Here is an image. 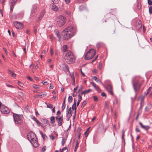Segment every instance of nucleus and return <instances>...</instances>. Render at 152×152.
I'll return each mask as SVG.
<instances>
[{
	"label": "nucleus",
	"instance_id": "nucleus-1",
	"mask_svg": "<svg viewBox=\"0 0 152 152\" xmlns=\"http://www.w3.org/2000/svg\"><path fill=\"white\" fill-rule=\"evenodd\" d=\"M77 30L75 27L69 26L65 28L63 31V38L66 39L70 38L76 34Z\"/></svg>",
	"mask_w": 152,
	"mask_h": 152
},
{
	"label": "nucleus",
	"instance_id": "nucleus-2",
	"mask_svg": "<svg viewBox=\"0 0 152 152\" xmlns=\"http://www.w3.org/2000/svg\"><path fill=\"white\" fill-rule=\"evenodd\" d=\"M63 58L69 64H72L75 62V56L70 51H67L63 53Z\"/></svg>",
	"mask_w": 152,
	"mask_h": 152
},
{
	"label": "nucleus",
	"instance_id": "nucleus-3",
	"mask_svg": "<svg viewBox=\"0 0 152 152\" xmlns=\"http://www.w3.org/2000/svg\"><path fill=\"white\" fill-rule=\"evenodd\" d=\"M28 138L34 147L37 148L38 146L37 138L33 132H31L28 134Z\"/></svg>",
	"mask_w": 152,
	"mask_h": 152
},
{
	"label": "nucleus",
	"instance_id": "nucleus-4",
	"mask_svg": "<svg viewBox=\"0 0 152 152\" xmlns=\"http://www.w3.org/2000/svg\"><path fill=\"white\" fill-rule=\"evenodd\" d=\"M132 83L134 91L136 93L140 90L141 84L140 82V80L137 79L136 77H133L132 80Z\"/></svg>",
	"mask_w": 152,
	"mask_h": 152
},
{
	"label": "nucleus",
	"instance_id": "nucleus-5",
	"mask_svg": "<svg viewBox=\"0 0 152 152\" xmlns=\"http://www.w3.org/2000/svg\"><path fill=\"white\" fill-rule=\"evenodd\" d=\"M13 117L15 124H20L21 123L23 117L22 115H18L13 113Z\"/></svg>",
	"mask_w": 152,
	"mask_h": 152
},
{
	"label": "nucleus",
	"instance_id": "nucleus-6",
	"mask_svg": "<svg viewBox=\"0 0 152 152\" xmlns=\"http://www.w3.org/2000/svg\"><path fill=\"white\" fill-rule=\"evenodd\" d=\"M95 53V51L93 49H91L86 53L85 58L87 60L91 59L94 56Z\"/></svg>",
	"mask_w": 152,
	"mask_h": 152
},
{
	"label": "nucleus",
	"instance_id": "nucleus-7",
	"mask_svg": "<svg viewBox=\"0 0 152 152\" xmlns=\"http://www.w3.org/2000/svg\"><path fill=\"white\" fill-rule=\"evenodd\" d=\"M57 20V25L58 26L61 27L65 23L66 20L64 16L60 15L58 17Z\"/></svg>",
	"mask_w": 152,
	"mask_h": 152
},
{
	"label": "nucleus",
	"instance_id": "nucleus-8",
	"mask_svg": "<svg viewBox=\"0 0 152 152\" xmlns=\"http://www.w3.org/2000/svg\"><path fill=\"white\" fill-rule=\"evenodd\" d=\"M14 25L18 29H22L23 27V23L18 21H15L14 23Z\"/></svg>",
	"mask_w": 152,
	"mask_h": 152
},
{
	"label": "nucleus",
	"instance_id": "nucleus-9",
	"mask_svg": "<svg viewBox=\"0 0 152 152\" xmlns=\"http://www.w3.org/2000/svg\"><path fill=\"white\" fill-rule=\"evenodd\" d=\"M17 0H9V4L10 6V10L12 12L14 6L17 2Z\"/></svg>",
	"mask_w": 152,
	"mask_h": 152
},
{
	"label": "nucleus",
	"instance_id": "nucleus-10",
	"mask_svg": "<svg viewBox=\"0 0 152 152\" xmlns=\"http://www.w3.org/2000/svg\"><path fill=\"white\" fill-rule=\"evenodd\" d=\"M1 112L2 114H8L10 113V111L7 107L3 105L1 107Z\"/></svg>",
	"mask_w": 152,
	"mask_h": 152
},
{
	"label": "nucleus",
	"instance_id": "nucleus-11",
	"mask_svg": "<svg viewBox=\"0 0 152 152\" xmlns=\"http://www.w3.org/2000/svg\"><path fill=\"white\" fill-rule=\"evenodd\" d=\"M66 113L68 118H70L72 116L71 107L69 108L68 105L67 106Z\"/></svg>",
	"mask_w": 152,
	"mask_h": 152
},
{
	"label": "nucleus",
	"instance_id": "nucleus-12",
	"mask_svg": "<svg viewBox=\"0 0 152 152\" xmlns=\"http://www.w3.org/2000/svg\"><path fill=\"white\" fill-rule=\"evenodd\" d=\"M106 89L110 94L112 95H113V87L110 85H107L106 87Z\"/></svg>",
	"mask_w": 152,
	"mask_h": 152
},
{
	"label": "nucleus",
	"instance_id": "nucleus-13",
	"mask_svg": "<svg viewBox=\"0 0 152 152\" xmlns=\"http://www.w3.org/2000/svg\"><path fill=\"white\" fill-rule=\"evenodd\" d=\"M63 120V115H62L60 117H59V119L57 120L56 122L58 123V126H61L62 124V122Z\"/></svg>",
	"mask_w": 152,
	"mask_h": 152
},
{
	"label": "nucleus",
	"instance_id": "nucleus-14",
	"mask_svg": "<svg viewBox=\"0 0 152 152\" xmlns=\"http://www.w3.org/2000/svg\"><path fill=\"white\" fill-rule=\"evenodd\" d=\"M91 84L93 86L95 89L98 92H100L101 91V90L99 88V87L96 86V83L94 82H91Z\"/></svg>",
	"mask_w": 152,
	"mask_h": 152
},
{
	"label": "nucleus",
	"instance_id": "nucleus-15",
	"mask_svg": "<svg viewBox=\"0 0 152 152\" xmlns=\"http://www.w3.org/2000/svg\"><path fill=\"white\" fill-rule=\"evenodd\" d=\"M139 124L140 125L141 127L145 130H148L150 128V127L148 126H144L142 124L141 122H140L139 123Z\"/></svg>",
	"mask_w": 152,
	"mask_h": 152
},
{
	"label": "nucleus",
	"instance_id": "nucleus-16",
	"mask_svg": "<svg viewBox=\"0 0 152 152\" xmlns=\"http://www.w3.org/2000/svg\"><path fill=\"white\" fill-rule=\"evenodd\" d=\"M61 50L63 53H64L65 52H66L67 51H69L67 50V46L66 45H63L61 48Z\"/></svg>",
	"mask_w": 152,
	"mask_h": 152
},
{
	"label": "nucleus",
	"instance_id": "nucleus-17",
	"mask_svg": "<svg viewBox=\"0 0 152 152\" xmlns=\"http://www.w3.org/2000/svg\"><path fill=\"white\" fill-rule=\"evenodd\" d=\"M74 104H73V105L72 106V110H75V116L76 113V102H75V99H74Z\"/></svg>",
	"mask_w": 152,
	"mask_h": 152
},
{
	"label": "nucleus",
	"instance_id": "nucleus-18",
	"mask_svg": "<svg viewBox=\"0 0 152 152\" xmlns=\"http://www.w3.org/2000/svg\"><path fill=\"white\" fill-rule=\"evenodd\" d=\"M67 135H66L64 137H62L61 141V145L63 146L64 145V144L67 139Z\"/></svg>",
	"mask_w": 152,
	"mask_h": 152
},
{
	"label": "nucleus",
	"instance_id": "nucleus-19",
	"mask_svg": "<svg viewBox=\"0 0 152 152\" xmlns=\"http://www.w3.org/2000/svg\"><path fill=\"white\" fill-rule=\"evenodd\" d=\"M54 32L56 35H57V37L58 38V41H60L61 37L60 33L57 31H55Z\"/></svg>",
	"mask_w": 152,
	"mask_h": 152
},
{
	"label": "nucleus",
	"instance_id": "nucleus-20",
	"mask_svg": "<svg viewBox=\"0 0 152 152\" xmlns=\"http://www.w3.org/2000/svg\"><path fill=\"white\" fill-rule=\"evenodd\" d=\"M45 12V10H43L42 11L41 13L40 14V16L38 18L39 20H41L43 18Z\"/></svg>",
	"mask_w": 152,
	"mask_h": 152
},
{
	"label": "nucleus",
	"instance_id": "nucleus-21",
	"mask_svg": "<svg viewBox=\"0 0 152 152\" xmlns=\"http://www.w3.org/2000/svg\"><path fill=\"white\" fill-rule=\"evenodd\" d=\"M152 107V105L151 104H148L147 106H146L145 109V111H148Z\"/></svg>",
	"mask_w": 152,
	"mask_h": 152
},
{
	"label": "nucleus",
	"instance_id": "nucleus-22",
	"mask_svg": "<svg viewBox=\"0 0 152 152\" xmlns=\"http://www.w3.org/2000/svg\"><path fill=\"white\" fill-rule=\"evenodd\" d=\"M82 99V96L81 95V94H79L78 95V101L77 102V106H78L79 104H80V102L81 101V100Z\"/></svg>",
	"mask_w": 152,
	"mask_h": 152
},
{
	"label": "nucleus",
	"instance_id": "nucleus-23",
	"mask_svg": "<svg viewBox=\"0 0 152 152\" xmlns=\"http://www.w3.org/2000/svg\"><path fill=\"white\" fill-rule=\"evenodd\" d=\"M91 91V90L90 89L85 90L83 91V92H82L80 94H81V95H82L83 94H84L85 95V94L89 93Z\"/></svg>",
	"mask_w": 152,
	"mask_h": 152
},
{
	"label": "nucleus",
	"instance_id": "nucleus-24",
	"mask_svg": "<svg viewBox=\"0 0 152 152\" xmlns=\"http://www.w3.org/2000/svg\"><path fill=\"white\" fill-rule=\"evenodd\" d=\"M46 93H41L38 94V96L40 98H42L45 96L46 95Z\"/></svg>",
	"mask_w": 152,
	"mask_h": 152
},
{
	"label": "nucleus",
	"instance_id": "nucleus-25",
	"mask_svg": "<svg viewBox=\"0 0 152 152\" xmlns=\"http://www.w3.org/2000/svg\"><path fill=\"white\" fill-rule=\"evenodd\" d=\"M92 78L94 79L97 82L99 83H101V81L100 80L97 79V77L96 76H93Z\"/></svg>",
	"mask_w": 152,
	"mask_h": 152
},
{
	"label": "nucleus",
	"instance_id": "nucleus-26",
	"mask_svg": "<svg viewBox=\"0 0 152 152\" xmlns=\"http://www.w3.org/2000/svg\"><path fill=\"white\" fill-rule=\"evenodd\" d=\"M50 123L51 124H54L55 122V117L53 116H51L50 118Z\"/></svg>",
	"mask_w": 152,
	"mask_h": 152
},
{
	"label": "nucleus",
	"instance_id": "nucleus-27",
	"mask_svg": "<svg viewBox=\"0 0 152 152\" xmlns=\"http://www.w3.org/2000/svg\"><path fill=\"white\" fill-rule=\"evenodd\" d=\"M31 118L32 119L35 121L37 124L39 123V121L34 116H31Z\"/></svg>",
	"mask_w": 152,
	"mask_h": 152
},
{
	"label": "nucleus",
	"instance_id": "nucleus-28",
	"mask_svg": "<svg viewBox=\"0 0 152 152\" xmlns=\"http://www.w3.org/2000/svg\"><path fill=\"white\" fill-rule=\"evenodd\" d=\"M52 9L54 11H57L58 10V8L56 6L55 4L52 5Z\"/></svg>",
	"mask_w": 152,
	"mask_h": 152
},
{
	"label": "nucleus",
	"instance_id": "nucleus-29",
	"mask_svg": "<svg viewBox=\"0 0 152 152\" xmlns=\"http://www.w3.org/2000/svg\"><path fill=\"white\" fill-rule=\"evenodd\" d=\"M63 69L65 72L68 71H69V69L68 66L65 65L63 67Z\"/></svg>",
	"mask_w": 152,
	"mask_h": 152
},
{
	"label": "nucleus",
	"instance_id": "nucleus-30",
	"mask_svg": "<svg viewBox=\"0 0 152 152\" xmlns=\"http://www.w3.org/2000/svg\"><path fill=\"white\" fill-rule=\"evenodd\" d=\"M9 71L11 74L12 77H15L16 76V74H15L13 71L9 70Z\"/></svg>",
	"mask_w": 152,
	"mask_h": 152
},
{
	"label": "nucleus",
	"instance_id": "nucleus-31",
	"mask_svg": "<svg viewBox=\"0 0 152 152\" xmlns=\"http://www.w3.org/2000/svg\"><path fill=\"white\" fill-rule=\"evenodd\" d=\"M54 107L51 104H47V107L50 108V109H52Z\"/></svg>",
	"mask_w": 152,
	"mask_h": 152
},
{
	"label": "nucleus",
	"instance_id": "nucleus-32",
	"mask_svg": "<svg viewBox=\"0 0 152 152\" xmlns=\"http://www.w3.org/2000/svg\"><path fill=\"white\" fill-rule=\"evenodd\" d=\"M72 97L71 96H69L68 98V101L69 103H71L72 102Z\"/></svg>",
	"mask_w": 152,
	"mask_h": 152
},
{
	"label": "nucleus",
	"instance_id": "nucleus-33",
	"mask_svg": "<svg viewBox=\"0 0 152 152\" xmlns=\"http://www.w3.org/2000/svg\"><path fill=\"white\" fill-rule=\"evenodd\" d=\"M79 145V143L78 141H76V144L74 149V151H75L78 148Z\"/></svg>",
	"mask_w": 152,
	"mask_h": 152
},
{
	"label": "nucleus",
	"instance_id": "nucleus-34",
	"mask_svg": "<svg viewBox=\"0 0 152 152\" xmlns=\"http://www.w3.org/2000/svg\"><path fill=\"white\" fill-rule=\"evenodd\" d=\"M66 107L65 104L63 103L62 105V107H61V110L62 111H63L65 109Z\"/></svg>",
	"mask_w": 152,
	"mask_h": 152
},
{
	"label": "nucleus",
	"instance_id": "nucleus-35",
	"mask_svg": "<svg viewBox=\"0 0 152 152\" xmlns=\"http://www.w3.org/2000/svg\"><path fill=\"white\" fill-rule=\"evenodd\" d=\"M87 104V102L86 101H84L81 105V107L83 108L84 107L85 105Z\"/></svg>",
	"mask_w": 152,
	"mask_h": 152
},
{
	"label": "nucleus",
	"instance_id": "nucleus-36",
	"mask_svg": "<svg viewBox=\"0 0 152 152\" xmlns=\"http://www.w3.org/2000/svg\"><path fill=\"white\" fill-rule=\"evenodd\" d=\"M45 124H47V125H48L49 126L50 125V123H49V121L47 120L46 119H45Z\"/></svg>",
	"mask_w": 152,
	"mask_h": 152
},
{
	"label": "nucleus",
	"instance_id": "nucleus-37",
	"mask_svg": "<svg viewBox=\"0 0 152 152\" xmlns=\"http://www.w3.org/2000/svg\"><path fill=\"white\" fill-rule=\"evenodd\" d=\"M18 82L19 86L22 87H23L24 85L22 83L19 81H18Z\"/></svg>",
	"mask_w": 152,
	"mask_h": 152
},
{
	"label": "nucleus",
	"instance_id": "nucleus-38",
	"mask_svg": "<svg viewBox=\"0 0 152 152\" xmlns=\"http://www.w3.org/2000/svg\"><path fill=\"white\" fill-rule=\"evenodd\" d=\"M118 103V101L117 99H115L113 101V104L114 105H115L117 104Z\"/></svg>",
	"mask_w": 152,
	"mask_h": 152
},
{
	"label": "nucleus",
	"instance_id": "nucleus-39",
	"mask_svg": "<svg viewBox=\"0 0 152 152\" xmlns=\"http://www.w3.org/2000/svg\"><path fill=\"white\" fill-rule=\"evenodd\" d=\"M66 149H67V148L66 147L63 148L62 149H60L59 152H63L64 151L66 150Z\"/></svg>",
	"mask_w": 152,
	"mask_h": 152
},
{
	"label": "nucleus",
	"instance_id": "nucleus-40",
	"mask_svg": "<svg viewBox=\"0 0 152 152\" xmlns=\"http://www.w3.org/2000/svg\"><path fill=\"white\" fill-rule=\"evenodd\" d=\"M149 12L150 13L152 14V6H151L149 7Z\"/></svg>",
	"mask_w": 152,
	"mask_h": 152
},
{
	"label": "nucleus",
	"instance_id": "nucleus-41",
	"mask_svg": "<svg viewBox=\"0 0 152 152\" xmlns=\"http://www.w3.org/2000/svg\"><path fill=\"white\" fill-rule=\"evenodd\" d=\"M42 83L45 85H47L49 84L47 81H42Z\"/></svg>",
	"mask_w": 152,
	"mask_h": 152
},
{
	"label": "nucleus",
	"instance_id": "nucleus-42",
	"mask_svg": "<svg viewBox=\"0 0 152 152\" xmlns=\"http://www.w3.org/2000/svg\"><path fill=\"white\" fill-rule=\"evenodd\" d=\"M27 78L31 81H33V80L29 76L27 77Z\"/></svg>",
	"mask_w": 152,
	"mask_h": 152
},
{
	"label": "nucleus",
	"instance_id": "nucleus-43",
	"mask_svg": "<svg viewBox=\"0 0 152 152\" xmlns=\"http://www.w3.org/2000/svg\"><path fill=\"white\" fill-rule=\"evenodd\" d=\"M93 98L94 101H98V99L96 96H94L93 97Z\"/></svg>",
	"mask_w": 152,
	"mask_h": 152
},
{
	"label": "nucleus",
	"instance_id": "nucleus-44",
	"mask_svg": "<svg viewBox=\"0 0 152 152\" xmlns=\"http://www.w3.org/2000/svg\"><path fill=\"white\" fill-rule=\"evenodd\" d=\"M83 88V86H81L80 88L79 89L78 93L79 92L81 91Z\"/></svg>",
	"mask_w": 152,
	"mask_h": 152
},
{
	"label": "nucleus",
	"instance_id": "nucleus-45",
	"mask_svg": "<svg viewBox=\"0 0 152 152\" xmlns=\"http://www.w3.org/2000/svg\"><path fill=\"white\" fill-rule=\"evenodd\" d=\"M152 89V87H150L147 90V92L146 94V95H147L151 91V89Z\"/></svg>",
	"mask_w": 152,
	"mask_h": 152
},
{
	"label": "nucleus",
	"instance_id": "nucleus-46",
	"mask_svg": "<svg viewBox=\"0 0 152 152\" xmlns=\"http://www.w3.org/2000/svg\"><path fill=\"white\" fill-rule=\"evenodd\" d=\"M143 99H142L141 100L140 103V109H141V108H142V107L143 106V105H142V102L143 101Z\"/></svg>",
	"mask_w": 152,
	"mask_h": 152
},
{
	"label": "nucleus",
	"instance_id": "nucleus-47",
	"mask_svg": "<svg viewBox=\"0 0 152 152\" xmlns=\"http://www.w3.org/2000/svg\"><path fill=\"white\" fill-rule=\"evenodd\" d=\"M148 3L149 5H151L152 4V1L151 0H148Z\"/></svg>",
	"mask_w": 152,
	"mask_h": 152
},
{
	"label": "nucleus",
	"instance_id": "nucleus-48",
	"mask_svg": "<svg viewBox=\"0 0 152 152\" xmlns=\"http://www.w3.org/2000/svg\"><path fill=\"white\" fill-rule=\"evenodd\" d=\"M83 6H80L79 7V9L80 11H82L83 10Z\"/></svg>",
	"mask_w": 152,
	"mask_h": 152
},
{
	"label": "nucleus",
	"instance_id": "nucleus-49",
	"mask_svg": "<svg viewBox=\"0 0 152 152\" xmlns=\"http://www.w3.org/2000/svg\"><path fill=\"white\" fill-rule=\"evenodd\" d=\"M50 54L51 55V56H52L53 53V49L52 48H50Z\"/></svg>",
	"mask_w": 152,
	"mask_h": 152
},
{
	"label": "nucleus",
	"instance_id": "nucleus-50",
	"mask_svg": "<svg viewBox=\"0 0 152 152\" xmlns=\"http://www.w3.org/2000/svg\"><path fill=\"white\" fill-rule=\"evenodd\" d=\"M50 137L52 140H53L55 139V137L52 135H50Z\"/></svg>",
	"mask_w": 152,
	"mask_h": 152
},
{
	"label": "nucleus",
	"instance_id": "nucleus-51",
	"mask_svg": "<svg viewBox=\"0 0 152 152\" xmlns=\"http://www.w3.org/2000/svg\"><path fill=\"white\" fill-rule=\"evenodd\" d=\"M45 150H46L45 146L43 147L42 149V151L43 152H44L45 151Z\"/></svg>",
	"mask_w": 152,
	"mask_h": 152
},
{
	"label": "nucleus",
	"instance_id": "nucleus-52",
	"mask_svg": "<svg viewBox=\"0 0 152 152\" xmlns=\"http://www.w3.org/2000/svg\"><path fill=\"white\" fill-rule=\"evenodd\" d=\"M61 113L60 111H58L57 113V115L58 116H60Z\"/></svg>",
	"mask_w": 152,
	"mask_h": 152
},
{
	"label": "nucleus",
	"instance_id": "nucleus-53",
	"mask_svg": "<svg viewBox=\"0 0 152 152\" xmlns=\"http://www.w3.org/2000/svg\"><path fill=\"white\" fill-rule=\"evenodd\" d=\"M33 87L35 89H37L38 88V86L35 85H34Z\"/></svg>",
	"mask_w": 152,
	"mask_h": 152
},
{
	"label": "nucleus",
	"instance_id": "nucleus-54",
	"mask_svg": "<svg viewBox=\"0 0 152 152\" xmlns=\"http://www.w3.org/2000/svg\"><path fill=\"white\" fill-rule=\"evenodd\" d=\"M101 95L102 96H106V94L104 92H103L102 93Z\"/></svg>",
	"mask_w": 152,
	"mask_h": 152
},
{
	"label": "nucleus",
	"instance_id": "nucleus-55",
	"mask_svg": "<svg viewBox=\"0 0 152 152\" xmlns=\"http://www.w3.org/2000/svg\"><path fill=\"white\" fill-rule=\"evenodd\" d=\"M52 110L53 113H55V107L52 109Z\"/></svg>",
	"mask_w": 152,
	"mask_h": 152
},
{
	"label": "nucleus",
	"instance_id": "nucleus-56",
	"mask_svg": "<svg viewBox=\"0 0 152 152\" xmlns=\"http://www.w3.org/2000/svg\"><path fill=\"white\" fill-rule=\"evenodd\" d=\"M54 3H57L58 2V0H51Z\"/></svg>",
	"mask_w": 152,
	"mask_h": 152
},
{
	"label": "nucleus",
	"instance_id": "nucleus-57",
	"mask_svg": "<svg viewBox=\"0 0 152 152\" xmlns=\"http://www.w3.org/2000/svg\"><path fill=\"white\" fill-rule=\"evenodd\" d=\"M50 39L52 40L54 39V37L53 35H50Z\"/></svg>",
	"mask_w": 152,
	"mask_h": 152
},
{
	"label": "nucleus",
	"instance_id": "nucleus-58",
	"mask_svg": "<svg viewBox=\"0 0 152 152\" xmlns=\"http://www.w3.org/2000/svg\"><path fill=\"white\" fill-rule=\"evenodd\" d=\"M35 114H36V115L37 116H38L39 115L38 112H37V110L36 109H35Z\"/></svg>",
	"mask_w": 152,
	"mask_h": 152
},
{
	"label": "nucleus",
	"instance_id": "nucleus-59",
	"mask_svg": "<svg viewBox=\"0 0 152 152\" xmlns=\"http://www.w3.org/2000/svg\"><path fill=\"white\" fill-rule=\"evenodd\" d=\"M65 1L67 4H69L70 2V0H65Z\"/></svg>",
	"mask_w": 152,
	"mask_h": 152
},
{
	"label": "nucleus",
	"instance_id": "nucleus-60",
	"mask_svg": "<svg viewBox=\"0 0 152 152\" xmlns=\"http://www.w3.org/2000/svg\"><path fill=\"white\" fill-rule=\"evenodd\" d=\"M135 131L136 132H140V130L137 128H136Z\"/></svg>",
	"mask_w": 152,
	"mask_h": 152
},
{
	"label": "nucleus",
	"instance_id": "nucleus-61",
	"mask_svg": "<svg viewBox=\"0 0 152 152\" xmlns=\"http://www.w3.org/2000/svg\"><path fill=\"white\" fill-rule=\"evenodd\" d=\"M78 87V86H77V87L74 88V92H75L77 90Z\"/></svg>",
	"mask_w": 152,
	"mask_h": 152
},
{
	"label": "nucleus",
	"instance_id": "nucleus-62",
	"mask_svg": "<svg viewBox=\"0 0 152 152\" xmlns=\"http://www.w3.org/2000/svg\"><path fill=\"white\" fill-rule=\"evenodd\" d=\"M26 32L27 34H30V31L29 30H28V29L26 30Z\"/></svg>",
	"mask_w": 152,
	"mask_h": 152
},
{
	"label": "nucleus",
	"instance_id": "nucleus-63",
	"mask_svg": "<svg viewBox=\"0 0 152 152\" xmlns=\"http://www.w3.org/2000/svg\"><path fill=\"white\" fill-rule=\"evenodd\" d=\"M77 92H76V93H74L73 94H72V96H73V97H75V96H76L77 94Z\"/></svg>",
	"mask_w": 152,
	"mask_h": 152
},
{
	"label": "nucleus",
	"instance_id": "nucleus-64",
	"mask_svg": "<svg viewBox=\"0 0 152 152\" xmlns=\"http://www.w3.org/2000/svg\"><path fill=\"white\" fill-rule=\"evenodd\" d=\"M0 2L3 5H4V3L5 2V0H3L2 2H1V0L0 1Z\"/></svg>",
	"mask_w": 152,
	"mask_h": 152
}]
</instances>
